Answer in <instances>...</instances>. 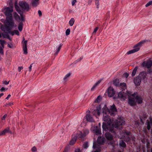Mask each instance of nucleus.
I'll list each match as a JSON object with an SVG mask.
<instances>
[{
    "label": "nucleus",
    "mask_w": 152,
    "mask_h": 152,
    "mask_svg": "<svg viewBox=\"0 0 152 152\" xmlns=\"http://www.w3.org/2000/svg\"><path fill=\"white\" fill-rule=\"evenodd\" d=\"M133 53V50H132L126 53V54L129 55Z\"/></svg>",
    "instance_id": "obj_45"
},
{
    "label": "nucleus",
    "mask_w": 152,
    "mask_h": 152,
    "mask_svg": "<svg viewBox=\"0 0 152 152\" xmlns=\"http://www.w3.org/2000/svg\"><path fill=\"white\" fill-rule=\"evenodd\" d=\"M76 140V138L75 137L72 138L69 142V144L71 145H73L75 143Z\"/></svg>",
    "instance_id": "obj_32"
},
{
    "label": "nucleus",
    "mask_w": 152,
    "mask_h": 152,
    "mask_svg": "<svg viewBox=\"0 0 152 152\" xmlns=\"http://www.w3.org/2000/svg\"><path fill=\"white\" fill-rule=\"evenodd\" d=\"M32 152H37V148L35 146H34L31 149Z\"/></svg>",
    "instance_id": "obj_43"
},
{
    "label": "nucleus",
    "mask_w": 152,
    "mask_h": 152,
    "mask_svg": "<svg viewBox=\"0 0 152 152\" xmlns=\"http://www.w3.org/2000/svg\"><path fill=\"white\" fill-rule=\"evenodd\" d=\"M128 96V103L131 106H133V94L132 92L128 91L125 93L123 91H120L118 94V97L121 100H125Z\"/></svg>",
    "instance_id": "obj_2"
},
{
    "label": "nucleus",
    "mask_w": 152,
    "mask_h": 152,
    "mask_svg": "<svg viewBox=\"0 0 152 152\" xmlns=\"http://www.w3.org/2000/svg\"><path fill=\"white\" fill-rule=\"evenodd\" d=\"M141 80L140 79V78L137 76L134 78V83L136 86H139L140 85L141 83Z\"/></svg>",
    "instance_id": "obj_19"
},
{
    "label": "nucleus",
    "mask_w": 152,
    "mask_h": 152,
    "mask_svg": "<svg viewBox=\"0 0 152 152\" xmlns=\"http://www.w3.org/2000/svg\"><path fill=\"white\" fill-rule=\"evenodd\" d=\"M129 76V74L126 72L123 75V77L127 78Z\"/></svg>",
    "instance_id": "obj_41"
},
{
    "label": "nucleus",
    "mask_w": 152,
    "mask_h": 152,
    "mask_svg": "<svg viewBox=\"0 0 152 152\" xmlns=\"http://www.w3.org/2000/svg\"><path fill=\"white\" fill-rule=\"evenodd\" d=\"M101 80H99L93 86L91 89V91H93L96 86L101 83Z\"/></svg>",
    "instance_id": "obj_26"
},
{
    "label": "nucleus",
    "mask_w": 152,
    "mask_h": 152,
    "mask_svg": "<svg viewBox=\"0 0 152 152\" xmlns=\"http://www.w3.org/2000/svg\"><path fill=\"white\" fill-rule=\"evenodd\" d=\"M113 84L116 86H119L120 83L118 79H116L114 80L113 81Z\"/></svg>",
    "instance_id": "obj_25"
},
{
    "label": "nucleus",
    "mask_w": 152,
    "mask_h": 152,
    "mask_svg": "<svg viewBox=\"0 0 152 152\" xmlns=\"http://www.w3.org/2000/svg\"><path fill=\"white\" fill-rule=\"evenodd\" d=\"M19 5L22 10H28L29 9L28 5L26 2L23 1L20 2Z\"/></svg>",
    "instance_id": "obj_15"
},
{
    "label": "nucleus",
    "mask_w": 152,
    "mask_h": 152,
    "mask_svg": "<svg viewBox=\"0 0 152 152\" xmlns=\"http://www.w3.org/2000/svg\"><path fill=\"white\" fill-rule=\"evenodd\" d=\"M23 66H19L18 67V70L19 72H20L21 70L23 69Z\"/></svg>",
    "instance_id": "obj_52"
},
{
    "label": "nucleus",
    "mask_w": 152,
    "mask_h": 152,
    "mask_svg": "<svg viewBox=\"0 0 152 152\" xmlns=\"http://www.w3.org/2000/svg\"><path fill=\"white\" fill-rule=\"evenodd\" d=\"M152 4V1H150L147 4H146L145 6L146 7H148Z\"/></svg>",
    "instance_id": "obj_40"
},
{
    "label": "nucleus",
    "mask_w": 152,
    "mask_h": 152,
    "mask_svg": "<svg viewBox=\"0 0 152 152\" xmlns=\"http://www.w3.org/2000/svg\"><path fill=\"white\" fill-rule=\"evenodd\" d=\"M1 44L2 46V47H1L0 48V53L2 55H3L4 53L3 50V48H4V45L2 43H1Z\"/></svg>",
    "instance_id": "obj_37"
},
{
    "label": "nucleus",
    "mask_w": 152,
    "mask_h": 152,
    "mask_svg": "<svg viewBox=\"0 0 152 152\" xmlns=\"http://www.w3.org/2000/svg\"><path fill=\"white\" fill-rule=\"evenodd\" d=\"M90 112L89 110H88L86 111V120L89 122H92L94 121V119L90 114Z\"/></svg>",
    "instance_id": "obj_10"
},
{
    "label": "nucleus",
    "mask_w": 152,
    "mask_h": 152,
    "mask_svg": "<svg viewBox=\"0 0 152 152\" xmlns=\"http://www.w3.org/2000/svg\"><path fill=\"white\" fill-rule=\"evenodd\" d=\"M23 24L22 22H20L18 25V30L21 31L22 30Z\"/></svg>",
    "instance_id": "obj_33"
},
{
    "label": "nucleus",
    "mask_w": 152,
    "mask_h": 152,
    "mask_svg": "<svg viewBox=\"0 0 152 152\" xmlns=\"http://www.w3.org/2000/svg\"><path fill=\"white\" fill-rule=\"evenodd\" d=\"M7 23L10 26L12 27L15 26L14 22L12 20V17L7 18Z\"/></svg>",
    "instance_id": "obj_18"
},
{
    "label": "nucleus",
    "mask_w": 152,
    "mask_h": 152,
    "mask_svg": "<svg viewBox=\"0 0 152 152\" xmlns=\"http://www.w3.org/2000/svg\"><path fill=\"white\" fill-rule=\"evenodd\" d=\"M38 13L39 17H41L42 15V13L40 10H39L38 11Z\"/></svg>",
    "instance_id": "obj_56"
},
{
    "label": "nucleus",
    "mask_w": 152,
    "mask_h": 152,
    "mask_svg": "<svg viewBox=\"0 0 152 152\" xmlns=\"http://www.w3.org/2000/svg\"><path fill=\"white\" fill-rule=\"evenodd\" d=\"M103 113V120L102 127L103 130L113 132L114 128H118L119 126H121L125 124V121L122 117H119L114 121H113L112 123L111 120L108 115L114 116L117 113V110L115 105L113 104L110 106V109L107 108V106L105 105L102 108Z\"/></svg>",
    "instance_id": "obj_1"
},
{
    "label": "nucleus",
    "mask_w": 152,
    "mask_h": 152,
    "mask_svg": "<svg viewBox=\"0 0 152 152\" xmlns=\"http://www.w3.org/2000/svg\"><path fill=\"white\" fill-rule=\"evenodd\" d=\"M101 108L100 106L98 107L97 109L94 110V114L96 116L97 115H99L100 114V112L101 111Z\"/></svg>",
    "instance_id": "obj_21"
},
{
    "label": "nucleus",
    "mask_w": 152,
    "mask_h": 152,
    "mask_svg": "<svg viewBox=\"0 0 152 152\" xmlns=\"http://www.w3.org/2000/svg\"><path fill=\"white\" fill-rule=\"evenodd\" d=\"M98 29V27H96L94 29V31L93 32V33L95 34L97 31Z\"/></svg>",
    "instance_id": "obj_50"
},
{
    "label": "nucleus",
    "mask_w": 152,
    "mask_h": 152,
    "mask_svg": "<svg viewBox=\"0 0 152 152\" xmlns=\"http://www.w3.org/2000/svg\"><path fill=\"white\" fill-rule=\"evenodd\" d=\"M144 42H140L134 46V53L139 51L140 47L142 46V44Z\"/></svg>",
    "instance_id": "obj_13"
},
{
    "label": "nucleus",
    "mask_w": 152,
    "mask_h": 152,
    "mask_svg": "<svg viewBox=\"0 0 152 152\" xmlns=\"http://www.w3.org/2000/svg\"><path fill=\"white\" fill-rule=\"evenodd\" d=\"M70 30L69 29H67L66 31V35H68L70 34Z\"/></svg>",
    "instance_id": "obj_42"
},
{
    "label": "nucleus",
    "mask_w": 152,
    "mask_h": 152,
    "mask_svg": "<svg viewBox=\"0 0 152 152\" xmlns=\"http://www.w3.org/2000/svg\"><path fill=\"white\" fill-rule=\"evenodd\" d=\"M121 126H119V127L118 128H116V129H118ZM114 128H114L113 131H114V132L113 131L112 132H111L112 133H113L114 134H115V131L114 130ZM116 129V128H115ZM104 131L105 132H110V131H106V130H103V134L104 133ZM106 138L109 140L111 141V142H110V144L112 145V146L113 147V148H114L115 147H118V142H115L113 140V136L112 135H111L110 133H108L107 132H106L104 134Z\"/></svg>",
    "instance_id": "obj_3"
},
{
    "label": "nucleus",
    "mask_w": 152,
    "mask_h": 152,
    "mask_svg": "<svg viewBox=\"0 0 152 152\" xmlns=\"http://www.w3.org/2000/svg\"><path fill=\"white\" fill-rule=\"evenodd\" d=\"M149 120H147L146 121V124L147 125V129L149 130L152 126V118L151 117L149 118Z\"/></svg>",
    "instance_id": "obj_17"
},
{
    "label": "nucleus",
    "mask_w": 152,
    "mask_h": 152,
    "mask_svg": "<svg viewBox=\"0 0 152 152\" xmlns=\"http://www.w3.org/2000/svg\"><path fill=\"white\" fill-rule=\"evenodd\" d=\"M138 69L137 66L135 67L134 69V76L135 75L136 72V71Z\"/></svg>",
    "instance_id": "obj_44"
},
{
    "label": "nucleus",
    "mask_w": 152,
    "mask_h": 152,
    "mask_svg": "<svg viewBox=\"0 0 152 152\" xmlns=\"http://www.w3.org/2000/svg\"><path fill=\"white\" fill-rule=\"evenodd\" d=\"M68 151V148H66L65 150L63 152H67Z\"/></svg>",
    "instance_id": "obj_61"
},
{
    "label": "nucleus",
    "mask_w": 152,
    "mask_h": 152,
    "mask_svg": "<svg viewBox=\"0 0 152 152\" xmlns=\"http://www.w3.org/2000/svg\"><path fill=\"white\" fill-rule=\"evenodd\" d=\"M102 100V97L101 96H99L96 99V100L95 101V103H99Z\"/></svg>",
    "instance_id": "obj_31"
},
{
    "label": "nucleus",
    "mask_w": 152,
    "mask_h": 152,
    "mask_svg": "<svg viewBox=\"0 0 152 152\" xmlns=\"http://www.w3.org/2000/svg\"><path fill=\"white\" fill-rule=\"evenodd\" d=\"M71 74L69 72L67 73L64 77V78H63V80L64 81V82H66L68 80V78L70 76Z\"/></svg>",
    "instance_id": "obj_27"
},
{
    "label": "nucleus",
    "mask_w": 152,
    "mask_h": 152,
    "mask_svg": "<svg viewBox=\"0 0 152 152\" xmlns=\"http://www.w3.org/2000/svg\"><path fill=\"white\" fill-rule=\"evenodd\" d=\"M142 65L144 67L149 69L152 66V61L151 60H149L148 61H144L143 62Z\"/></svg>",
    "instance_id": "obj_11"
},
{
    "label": "nucleus",
    "mask_w": 152,
    "mask_h": 152,
    "mask_svg": "<svg viewBox=\"0 0 152 152\" xmlns=\"http://www.w3.org/2000/svg\"><path fill=\"white\" fill-rule=\"evenodd\" d=\"M119 87H121L123 89H125L126 88V85L125 83H120V85Z\"/></svg>",
    "instance_id": "obj_30"
},
{
    "label": "nucleus",
    "mask_w": 152,
    "mask_h": 152,
    "mask_svg": "<svg viewBox=\"0 0 152 152\" xmlns=\"http://www.w3.org/2000/svg\"><path fill=\"white\" fill-rule=\"evenodd\" d=\"M11 34L12 35H14L15 34V33H14V31H12L11 32Z\"/></svg>",
    "instance_id": "obj_62"
},
{
    "label": "nucleus",
    "mask_w": 152,
    "mask_h": 152,
    "mask_svg": "<svg viewBox=\"0 0 152 152\" xmlns=\"http://www.w3.org/2000/svg\"><path fill=\"white\" fill-rule=\"evenodd\" d=\"M2 36L3 37L5 38H8L9 37V34L7 33H2L1 36Z\"/></svg>",
    "instance_id": "obj_35"
},
{
    "label": "nucleus",
    "mask_w": 152,
    "mask_h": 152,
    "mask_svg": "<svg viewBox=\"0 0 152 152\" xmlns=\"http://www.w3.org/2000/svg\"><path fill=\"white\" fill-rule=\"evenodd\" d=\"M9 81L7 82L6 81L4 80L2 81V83L3 84H4L5 85H7L9 84Z\"/></svg>",
    "instance_id": "obj_47"
},
{
    "label": "nucleus",
    "mask_w": 152,
    "mask_h": 152,
    "mask_svg": "<svg viewBox=\"0 0 152 152\" xmlns=\"http://www.w3.org/2000/svg\"><path fill=\"white\" fill-rule=\"evenodd\" d=\"M75 22V20L74 18H72L69 21V23L70 26H72Z\"/></svg>",
    "instance_id": "obj_34"
},
{
    "label": "nucleus",
    "mask_w": 152,
    "mask_h": 152,
    "mask_svg": "<svg viewBox=\"0 0 152 152\" xmlns=\"http://www.w3.org/2000/svg\"><path fill=\"white\" fill-rule=\"evenodd\" d=\"M5 88L4 87H2L0 89V91H4L5 90Z\"/></svg>",
    "instance_id": "obj_59"
},
{
    "label": "nucleus",
    "mask_w": 152,
    "mask_h": 152,
    "mask_svg": "<svg viewBox=\"0 0 152 152\" xmlns=\"http://www.w3.org/2000/svg\"><path fill=\"white\" fill-rule=\"evenodd\" d=\"M96 151H95L94 152H99L100 151V147H99L98 148H96Z\"/></svg>",
    "instance_id": "obj_51"
},
{
    "label": "nucleus",
    "mask_w": 152,
    "mask_h": 152,
    "mask_svg": "<svg viewBox=\"0 0 152 152\" xmlns=\"http://www.w3.org/2000/svg\"><path fill=\"white\" fill-rule=\"evenodd\" d=\"M83 57H81L80 58H78L76 61L75 62H76V63H77V62H79L82 59H83Z\"/></svg>",
    "instance_id": "obj_55"
},
{
    "label": "nucleus",
    "mask_w": 152,
    "mask_h": 152,
    "mask_svg": "<svg viewBox=\"0 0 152 152\" xmlns=\"http://www.w3.org/2000/svg\"><path fill=\"white\" fill-rule=\"evenodd\" d=\"M7 116V114H5L2 117V120H4L6 117Z\"/></svg>",
    "instance_id": "obj_57"
},
{
    "label": "nucleus",
    "mask_w": 152,
    "mask_h": 152,
    "mask_svg": "<svg viewBox=\"0 0 152 152\" xmlns=\"http://www.w3.org/2000/svg\"><path fill=\"white\" fill-rule=\"evenodd\" d=\"M147 76V74L146 72H141L138 76L140 78V79H144Z\"/></svg>",
    "instance_id": "obj_22"
},
{
    "label": "nucleus",
    "mask_w": 152,
    "mask_h": 152,
    "mask_svg": "<svg viewBox=\"0 0 152 152\" xmlns=\"http://www.w3.org/2000/svg\"><path fill=\"white\" fill-rule=\"evenodd\" d=\"M76 2V0H73L72 2V5L74 6Z\"/></svg>",
    "instance_id": "obj_53"
},
{
    "label": "nucleus",
    "mask_w": 152,
    "mask_h": 152,
    "mask_svg": "<svg viewBox=\"0 0 152 152\" xmlns=\"http://www.w3.org/2000/svg\"><path fill=\"white\" fill-rule=\"evenodd\" d=\"M0 28L1 30L4 31H7L9 32L10 30V29H9V27L6 26L2 25L1 26Z\"/></svg>",
    "instance_id": "obj_23"
},
{
    "label": "nucleus",
    "mask_w": 152,
    "mask_h": 152,
    "mask_svg": "<svg viewBox=\"0 0 152 152\" xmlns=\"http://www.w3.org/2000/svg\"><path fill=\"white\" fill-rule=\"evenodd\" d=\"M21 43L22 45L23 53L25 55H26L28 53L27 48V40H25V38H23Z\"/></svg>",
    "instance_id": "obj_8"
},
{
    "label": "nucleus",
    "mask_w": 152,
    "mask_h": 152,
    "mask_svg": "<svg viewBox=\"0 0 152 152\" xmlns=\"http://www.w3.org/2000/svg\"><path fill=\"white\" fill-rule=\"evenodd\" d=\"M148 69V70L147 71L148 73L150 74L152 72V69L151 68Z\"/></svg>",
    "instance_id": "obj_48"
},
{
    "label": "nucleus",
    "mask_w": 152,
    "mask_h": 152,
    "mask_svg": "<svg viewBox=\"0 0 152 152\" xmlns=\"http://www.w3.org/2000/svg\"><path fill=\"white\" fill-rule=\"evenodd\" d=\"M89 133V130L87 129H85L83 130V133L80 132V137L81 138L84 137L87 135Z\"/></svg>",
    "instance_id": "obj_16"
},
{
    "label": "nucleus",
    "mask_w": 152,
    "mask_h": 152,
    "mask_svg": "<svg viewBox=\"0 0 152 152\" xmlns=\"http://www.w3.org/2000/svg\"><path fill=\"white\" fill-rule=\"evenodd\" d=\"M39 0H34L32 1V4L34 6H37L39 4Z\"/></svg>",
    "instance_id": "obj_28"
},
{
    "label": "nucleus",
    "mask_w": 152,
    "mask_h": 152,
    "mask_svg": "<svg viewBox=\"0 0 152 152\" xmlns=\"http://www.w3.org/2000/svg\"><path fill=\"white\" fill-rule=\"evenodd\" d=\"M75 152H81V151L79 148H77L75 149Z\"/></svg>",
    "instance_id": "obj_49"
},
{
    "label": "nucleus",
    "mask_w": 152,
    "mask_h": 152,
    "mask_svg": "<svg viewBox=\"0 0 152 152\" xmlns=\"http://www.w3.org/2000/svg\"><path fill=\"white\" fill-rule=\"evenodd\" d=\"M95 5L96 8L99 9V0H95Z\"/></svg>",
    "instance_id": "obj_38"
},
{
    "label": "nucleus",
    "mask_w": 152,
    "mask_h": 152,
    "mask_svg": "<svg viewBox=\"0 0 152 152\" xmlns=\"http://www.w3.org/2000/svg\"><path fill=\"white\" fill-rule=\"evenodd\" d=\"M14 32L15 34L19 35V33L18 30H14Z\"/></svg>",
    "instance_id": "obj_46"
},
{
    "label": "nucleus",
    "mask_w": 152,
    "mask_h": 152,
    "mask_svg": "<svg viewBox=\"0 0 152 152\" xmlns=\"http://www.w3.org/2000/svg\"><path fill=\"white\" fill-rule=\"evenodd\" d=\"M105 141V138L104 137H98L96 142H94L93 147L94 148L100 147L99 145L102 144Z\"/></svg>",
    "instance_id": "obj_4"
},
{
    "label": "nucleus",
    "mask_w": 152,
    "mask_h": 152,
    "mask_svg": "<svg viewBox=\"0 0 152 152\" xmlns=\"http://www.w3.org/2000/svg\"><path fill=\"white\" fill-rule=\"evenodd\" d=\"M4 95V94L3 93H1L0 94V98L2 96Z\"/></svg>",
    "instance_id": "obj_63"
},
{
    "label": "nucleus",
    "mask_w": 152,
    "mask_h": 152,
    "mask_svg": "<svg viewBox=\"0 0 152 152\" xmlns=\"http://www.w3.org/2000/svg\"><path fill=\"white\" fill-rule=\"evenodd\" d=\"M8 133L11 134H12V131L10 130V128L9 127H7L2 131H0V136H2Z\"/></svg>",
    "instance_id": "obj_14"
},
{
    "label": "nucleus",
    "mask_w": 152,
    "mask_h": 152,
    "mask_svg": "<svg viewBox=\"0 0 152 152\" xmlns=\"http://www.w3.org/2000/svg\"><path fill=\"white\" fill-rule=\"evenodd\" d=\"M11 96V95L10 94H9L7 96L6 98V99H8L10 98Z\"/></svg>",
    "instance_id": "obj_60"
},
{
    "label": "nucleus",
    "mask_w": 152,
    "mask_h": 152,
    "mask_svg": "<svg viewBox=\"0 0 152 152\" xmlns=\"http://www.w3.org/2000/svg\"><path fill=\"white\" fill-rule=\"evenodd\" d=\"M135 93H134V107L136 105V103L140 104L142 103L143 97L140 95L135 96Z\"/></svg>",
    "instance_id": "obj_5"
},
{
    "label": "nucleus",
    "mask_w": 152,
    "mask_h": 152,
    "mask_svg": "<svg viewBox=\"0 0 152 152\" xmlns=\"http://www.w3.org/2000/svg\"><path fill=\"white\" fill-rule=\"evenodd\" d=\"M83 147L85 148H87L88 147V142H86L83 145Z\"/></svg>",
    "instance_id": "obj_39"
},
{
    "label": "nucleus",
    "mask_w": 152,
    "mask_h": 152,
    "mask_svg": "<svg viewBox=\"0 0 152 152\" xmlns=\"http://www.w3.org/2000/svg\"><path fill=\"white\" fill-rule=\"evenodd\" d=\"M130 132L124 131L123 132L120 134V136H119L121 139H124L125 141L126 142H129L130 140V138L129 136Z\"/></svg>",
    "instance_id": "obj_7"
},
{
    "label": "nucleus",
    "mask_w": 152,
    "mask_h": 152,
    "mask_svg": "<svg viewBox=\"0 0 152 152\" xmlns=\"http://www.w3.org/2000/svg\"><path fill=\"white\" fill-rule=\"evenodd\" d=\"M16 10L17 12L21 16V21H25L24 17L23 14H22V12L19 9V7H15Z\"/></svg>",
    "instance_id": "obj_20"
},
{
    "label": "nucleus",
    "mask_w": 152,
    "mask_h": 152,
    "mask_svg": "<svg viewBox=\"0 0 152 152\" xmlns=\"http://www.w3.org/2000/svg\"><path fill=\"white\" fill-rule=\"evenodd\" d=\"M115 92L112 87H110L107 89V94L109 97H112L115 94Z\"/></svg>",
    "instance_id": "obj_12"
},
{
    "label": "nucleus",
    "mask_w": 152,
    "mask_h": 152,
    "mask_svg": "<svg viewBox=\"0 0 152 152\" xmlns=\"http://www.w3.org/2000/svg\"><path fill=\"white\" fill-rule=\"evenodd\" d=\"M33 64H31L30 65V66L29 67V71L30 72L31 71V68L32 67V65Z\"/></svg>",
    "instance_id": "obj_54"
},
{
    "label": "nucleus",
    "mask_w": 152,
    "mask_h": 152,
    "mask_svg": "<svg viewBox=\"0 0 152 152\" xmlns=\"http://www.w3.org/2000/svg\"><path fill=\"white\" fill-rule=\"evenodd\" d=\"M13 16L15 19L17 20L18 22H19V21H21V17H20L19 16L16 12H14L13 13Z\"/></svg>",
    "instance_id": "obj_24"
},
{
    "label": "nucleus",
    "mask_w": 152,
    "mask_h": 152,
    "mask_svg": "<svg viewBox=\"0 0 152 152\" xmlns=\"http://www.w3.org/2000/svg\"><path fill=\"white\" fill-rule=\"evenodd\" d=\"M7 45L10 48H12L13 46V45L11 43L8 44Z\"/></svg>",
    "instance_id": "obj_58"
},
{
    "label": "nucleus",
    "mask_w": 152,
    "mask_h": 152,
    "mask_svg": "<svg viewBox=\"0 0 152 152\" xmlns=\"http://www.w3.org/2000/svg\"><path fill=\"white\" fill-rule=\"evenodd\" d=\"M119 144L120 146L122 148H125L126 146V143L123 140L120 141Z\"/></svg>",
    "instance_id": "obj_29"
},
{
    "label": "nucleus",
    "mask_w": 152,
    "mask_h": 152,
    "mask_svg": "<svg viewBox=\"0 0 152 152\" xmlns=\"http://www.w3.org/2000/svg\"><path fill=\"white\" fill-rule=\"evenodd\" d=\"M62 43H61L60 44L59 46L58 47V48L56 49V54H57L59 52V51L60 50L61 47L62 45Z\"/></svg>",
    "instance_id": "obj_36"
},
{
    "label": "nucleus",
    "mask_w": 152,
    "mask_h": 152,
    "mask_svg": "<svg viewBox=\"0 0 152 152\" xmlns=\"http://www.w3.org/2000/svg\"><path fill=\"white\" fill-rule=\"evenodd\" d=\"M123 150H122L121 151H118V152H123Z\"/></svg>",
    "instance_id": "obj_64"
},
{
    "label": "nucleus",
    "mask_w": 152,
    "mask_h": 152,
    "mask_svg": "<svg viewBox=\"0 0 152 152\" xmlns=\"http://www.w3.org/2000/svg\"><path fill=\"white\" fill-rule=\"evenodd\" d=\"M3 11L7 16V18H12V13L13 11V9L12 7H7L3 9Z\"/></svg>",
    "instance_id": "obj_6"
},
{
    "label": "nucleus",
    "mask_w": 152,
    "mask_h": 152,
    "mask_svg": "<svg viewBox=\"0 0 152 152\" xmlns=\"http://www.w3.org/2000/svg\"><path fill=\"white\" fill-rule=\"evenodd\" d=\"M98 125V126L94 127L93 129V132L97 135L100 134L101 133L100 129L101 124L100 123Z\"/></svg>",
    "instance_id": "obj_9"
}]
</instances>
